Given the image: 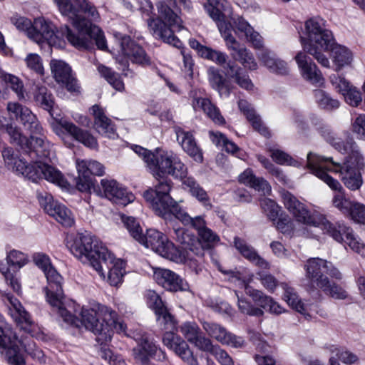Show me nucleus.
Masks as SVG:
<instances>
[{"label": "nucleus", "instance_id": "obj_54", "mask_svg": "<svg viewBox=\"0 0 365 365\" xmlns=\"http://www.w3.org/2000/svg\"><path fill=\"white\" fill-rule=\"evenodd\" d=\"M122 221L125 225V227L128 230L130 235L138 241L140 239V236L143 234L142 227L140 225V223L137 220L130 216H122Z\"/></svg>", "mask_w": 365, "mask_h": 365}, {"label": "nucleus", "instance_id": "obj_15", "mask_svg": "<svg viewBox=\"0 0 365 365\" xmlns=\"http://www.w3.org/2000/svg\"><path fill=\"white\" fill-rule=\"evenodd\" d=\"M77 170L78 176L76 178V185L81 192L96 191L94 185L95 179L93 175L101 176L104 174V166L96 160H77Z\"/></svg>", "mask_w": 365, "mask_h": 365}, {"label": "nucleus", "instance_id": "obj_12", "mask_svg": "<svg viewBox=\"0 0 365 365\" xmlns=\"http://www.w3.org/2000/svg\"><path fill=\"white\" fill-rule=\"evenodd\" d=\"M329 158H324L312 152L307 154V168L311 173L323 180L331 190L336 192L332 200L333 205L344 215H349L354 202L345 197L344 190L341 183L330 176L327 172L319 168V163Z\"/></svg>", "mask_w": 365, "mask_h": 365}, {"label": "nucleus", "instance_id": "obj_40", "mask_svg": "<svg viewBox=\"0 0 365 365\" xmlns=\"http://www.w3.org/2000/svg\"><path fill=\"white\" fill-rule=\"evenodd\" d=\"M187 169L182 178H177L182 181V184L188 188L192 196L196 197L200 202H202L205 206L211 207L210 198L207 192L193 178L187 177Z\"/></svg>", "mask_w": 365, "mask_h": 365}, {"label": "nucleus", "instance_id": "obj_45", "mask_svg": "<svg viewBox=\"0 0 365 365\" xmlns=\"http://www.w3.org/2000/svg\"><path fill=\"white\" fill-rule=\"evenodd\" d=\"M36 103L44 110L51 111L54 105V98L51 92L44 86H36L34 91Z\"/></svg>", "mask_w": 365, "mask_h": 365}, {"label": "nucleus", "instance_id": "obj_17", "mask_svg": "<svg viewBox=\"0 0 365 365\" xmlns=\"http://www.w3.org/2000/svg\"><path fill=\"white\" fill-rule=\"evenodd\" d=\"M38 199L44 211L62 225L71 227L73 225L74 220L71 212L65 205L55 201L51 194L38 193Z\"/></svg>", "mask_w": 365, "mask_h": 365}, {"label": "nucleus", "instance_id": "obj_32", "mask_svg": "<svg viewBox=\"0 0 365 365\" xmlns=\"http://www.w3.org/2000/svg\"><path fill=\"white\" fill-rule=\"evenodd\" d=\"M61 125L77 141L91 148H97L96 139L88 131L84 130L73 123L66 120L62 121Z\"/></svg>", "mask_w": 365, "mask_h": 365}, {"label": "nucleus", "instance_id": "obj_23", "mask_svg": "<svg viewBox=\"0 0 365 365\" xmlns=\"http://www.w3.org/2000/svg\"><path fill=\"white\" fill-rule=\"evenodd\" d=\"M101 184L105 197L117 205L125 206L134 200V195L115 180L103 179Z\"/></svg>", "mask_w": 365, "mask_h": 365}, {"label": "nucleus", "instance_id": "obj_36", "mask_svg": "<svg viewBox=\"0 0 365 365\" xmlns=\"http://www.w3.org/2000/svg\"><path fill=\"white\" fill-rule=\"evenodd\" d=\"M94 117V127L98 133L110 137L114 134V128L111 120L105 114L103 109L98 105L91 108Z\"/></svg>", "mask_w": 365, "mask_h": 365}, {"label": "nucleus", "instance_id": "obj_18", "mask_svg": "<svg viewBox=\"0 0 365 365\" xmlns=\"http://www.w3.org/2000/svg\"><path fill=\"white\" fill-rule=\"evenodd\" d=\"M163 336L165 346L174 351L185 363L188 365H199L197 359L194 356L187 343L180 336L174 333V329H165Z\"/></svg>", "mask_w": 365, "mask_h": 365}, {"label": "nucleus", "instance_id": "obj_19", "mask_svg": "<svg viewBox=\"0 0 365 365\" xmlns=\"http://www.w3.org/2000/svg\"><path fill=\"white\" fill-rule=\"evenodd\" d=\"M202 326L208 336L223 345L241 348L245 345V340L228 331L225 327L215 322L203 321Z\"/></svg>", "mask_w": 365, "mask_h": 365}, {"label": "nucleus", "instance_id": "obj_61", "mask_svg": "<svg viewBox=\"0 0 365 365\" xmlns=\"http://www.w3.org/2000/svg\"><path fill=\"white\" fill-rule=\"evenodd\" d=\"M139 345L149 354L150 356L159 354L162 356L163 359H166L165 353L161 349H158L157 346L153 341H150L147 336L142 337Z\"/></svg>", "mask_w": 365, "mask_h": 365}, {"label": "nucleus", "instance_id": "obj_28", "mask_svg": "<svg viewBox=\"0 0 365 365\" xmlns=\"http://www.w3.org/2000/svg\"><path fill=\"white\" fill-rule=\"evenodd\" d=\"M245 293L250 296L253 302L257 304L261 309L269 308V312L274 314H280L285 312L277 302H274L273 298L266 295L263 292L255 289L248 284L245 285Z\"/></svg>", "mask_w": 365, "mask_h": 365}, {"label": "nucleus", "instance_id": "obj_56", "mask_svg": "<svg viewBox=\"0 0 365 365\" xmlns=\"http://www.w3.org/2000/svg\"><path fill=\"white\" fill-rule=\"evenodd\" d=\"M261 207L269 219L272 222H275L280 215V207L272 200L263 199L261 201Z\"/></svg>", "mask_w": 365, "mask_h": 365}, {"label": "nucleus", "instance_id": "obj_1", "mask_svg": "<svg viewBox=\"0 0 365 365\" xmlns=\"http://www.w3.org/2000/svg\"><path fill=\"white\" fill-rule=\"evenodd\" d=\"M57 4L62 15L67 16L71 21L77 33H73L68 26L61 27L56 31L53 25L43 18L36 19L33 23L29 38L38 43L46 41L54 43L53 38H66L68 42L79 49H90L93 41L99 49L107 48L106 41L103 31L97 26L92 24L90 20L82 16L68 0H53Z\"/></svg>", "mask_w": 365, "mask_h": 365}, {"label": "nucleus", "instance_id": "obj_2", "mask_svg": "<svg viewBox=\"0 0 365 365\" xmlns=\"http://www.w3.org/2000/svg\"><path fill=\"white\" fill-rule=\"evenodd\" d=\"M135 151L143 157L153 176L158 181L154 189L150 188L144 192L143 197L146 201L150 202L158 196V187L165 181L169 182L170 185H173L172 180L168 178V175L174 178L185 176L186 166L173 153L159 148H157L154 153H151L140 146H137Z\"/></svg>", "mask_w": 365, "mask_h": 365}, {"label": "nucleus", "instance_id": "obj_34", "mask_svg": "<svg viewBox=\"0 0 365 365\" xmlns=\"http://www.w3.org/2000/svg\"><path fill=\"white\" fill-rule=\"evenodd\" d=\"M259 59L271 72L279 75H287L289 73V68L287 63L277 58L276 55L268 49L261 51L259 55Z\"/></svg>", "mask_w": 365, "mask_h": 365}, {"label": "nucleus", "instance_id": "obj_6", "mask_svg": "<svg viewBox=\"0 0 365 365\" xmlns=\"http://www.w3.org/2000/svg\"><path fill=\"white\" fill-rule=\"evenodd\" d=\"M346 155L343 164L336 163L332 160V158H328V160H324L317 165L319 168L326 172L329 170L339 173L344 185L351 190H356L363 184L361 171L365 166L364 158L358 148ZM324 158H327L324 157Z\"/></svg>", "mask_w": 365, "mask_h": 365}, {"label": "nucleus", "instance_id": "obj_7", "mask_svg": "<svg viewBox=\"0 0 365 365\" xmlns=\"http://www.w3.org/2000/svg\"><path fill=\"white\" fill-rule=\"evenodd\" d=\"M175 5V0H160L157 4L159 17L150 19L148 21V27L155 37L179 48L181 46V41L174 35L173 31L165 22H168L170 26H176L179 29L182 27L180 25V17L173 11L172 8Z\"/></svg>", "mask_w": 365, "mask_h": 365}, {"label": "nucleus", "instance_id": "obj_9", "mask_svg": "<svg viewBox=\"0 0 365 365\" xmlns=\"http://www.w3.org/2000/svg\"><path fill=\"white\" fill-rule=\"evenodd\" d=\"M284 205L294 219L301 223L315 227H321L334 240L340 237L339 232H336L337 223L333 224L324 216L317 213H311L307 206L301 202L294 195L288 191L282 192Z\"/></svg>", "mask_w": 365, "mask_h": 365}, {"label": "nucleus", "instance_id": "obj_50", "mask_svg": "<svg viewBox=\"0 0 365 365\" xmlns=\"http://www.w3.org/2000/svg\"><path fill=\"white\" fill-rule=\"evenodd\" d=\"M235 293L237 298L238 309L242 314L257 317L264 315L262 309L255 307L247 298L240 296L237 291H235Z\"/></svg>", "mask_w": 365, "mask_h": 365}, {"label": "nucleus", "instance_id": "obj_42", "mask_svg": "<svg viewBox=\"0 0 365 365\" xmlns=\"http://www.w3.org/2000/svg\"><path fill=\"white\" fill-rule=\"evenodd\" d=\"M239 181L245 185H250L256 190L262 191L264 195L271 191L269 183L262 178H257L251 170H245L240 176Z\"/></svg>", "mask_w": 365, "mask_h": 365}, {"label": "nucleus", "instance_id": "obj_44", "mask_svg": "<svg viewBox=\"0 0 365 365\" xmlns=\"http://www.w3.org/2000/svg\"><path fill=\"white\" fill-rule=\"evenodd\" d=\"M284 290L283 299L287 303L297 312L305 314L304 304L302 302L294 288L285 282L279 284Z\"/></svg>", "mask_w": 365, "mask_h": 365}, {"label": "nucleus", "instance_id": "obj_48", "mask_svg": "<svg viewBox=\"0 0 365 365\" xmlns=\"http://www.w3.org/2000/svg\"><path fill=\"white\" fill-rule=\"evenodd\" d=\"M232 58L239 61L245 68L256 70L257 63L255 61L253 54L246 47L243 46L237 52L231 53Z\"/></svg>", "mask_w": 365, "mask_h": 365}, {"label": "nucleus", "instance_id": "obj_59", "mask_svg": "<svg viewBox=\"0 0 365 365\" xmlns=\"http://www.w3.org/2000/svg\"><path fill=\"white\" fill-rule=\"evenodd\" d=\"M6 260L8 264L18 269L24 266L28 262L26 255L17 250L11 251L7 255Z\"/></svg>", "mask_w": 365, "mask_h": 365}, {"label": "nucleus", "instance_id": "obj_47", "mask_svg": "<svg viewBox=\"0 0 365 365\" xmlns=\"http://www.w3.org/2000/svg\"><path fill=\"white\" fill-rule=\"evenodd\" d=\"M0 78L7 87L10 88L16 94L19 99L25 98L26 90L22 80L18 76L1 71Z\"/></svg>", "mask_w": 365, "mask_h": 365}, {"label": "nucleus", "instance_id": "obj_13", "mask_svg": "<svg viewBox=\"0 0 365 365\" xmlns=\"http://www.w3.org/2000/svg\"><path fill=\"white\" fill-rule=\"evenodd\" d=\"M31 160L33 163H28L21 159L18 160L15 162L16 171L34 182L44 178L61 187H66L67 181L59 170L47 163L42 162L39 158Z\"/></svg>", "mask_w": 365, "mask_h": 365}, {"label": "nucleus", "instance_id": "obj_22", "mask_svg": "<svg viewBox=\"0 0 365 365\" xmlns=\"http://www.w3.org/2000/svg\"><path fill=\"white\" fill-rule=\"evenodd\" d=\"M153 278L159 285L170 292H183L189 289L188 283L180 275L168 269L160 267L155 269Z\"/></svg>", "mask_w": 365, "mask_h": 365}, {"label": "nucleus", "instance_id": "obj_31", "mask_svg": "<svg viewBox=\"0 0 365 365\" xmlns=\"http://www.w3.org/2000/svg\"><path fill=\"white\" fill-rule=\"evenodd\" d=\"M327 265V261L320 258H311L304 265L307 277L317 289L319 287V282L328 278L324 274Z\"/></svg>", "mask_w": 365, "mask_h": 365}, {"label": "nucleus", "instance_id": "obj_26", "mask_svg": "<svg viewBox=\"0 0 365 365\" xmlns=\"http://www.w3.org/2000/svg\"><path fill=\"white\" fill-rule=\"evenodd\" d=\"M294 58L298 66L302 70L304 77L307 80L317 86H321L324 84V78L322 76V72L307 54L300 51L296 55Z\"/></svg>", "mask_w": 365, "mask_h": 365}, {"label": "nucleus", "instance_id": "obj_11", "mask_svg": "<svg viewBox=\"0 0 365 365\" xmlns=\"http://www.w3.org/2000/svg\"><path fill=\"white\" fill-rule=\"evenodd\" d=\"M173 237L180 244L177 247L178 254L182 257L180 262L187 263L198 274L202 271L201 264L204 262V252L200 241L193 234L182 227L173 228Z\"/></svg>", "mask_w": 365, "mask_h": 365}, {"label": "nucleus", "instance_id": "obj_5", "mask_svg": "<svg viewBox=\"0 0 365 365\" xmlns=\"http://www.w3.org/2000/svg\"><path fill=\"white\" fill-rule=\"evenodd\" d=\"M71 253L84 264L91 265L100 275L104 277L103 267L112 262L113 254L102 242L89 233L78 234L69 246Z\"/></svg>", "mask_w": 365, "mask_h": 365}, {"label": "nucleus", "instance_id": "obj_24", "mask_svg": "<svg viewBox=\"0 0 365 365\" xmlns=\"http://www.w3.org/2000/svg\"><path fill=\"white\" fill-rule=\"evenodd\" d=\"M120 44L123 53L128 56L130 60L141 66L150 65V57L146 54L145 50L128 36H123L120 38Z\"/></svg>", "mask_w": 365, "mask_h": 365}, {"label": "nucleus", "instance_id": "obj_38", "mask_svg": "<svg viewBox=\"0 0 365 365\" xmlns=\"http://www.w3.org/2000/svg\"><path fill=\"white\" fill-rule=\"evenodd\" d=\"M193 106L196 110L198 108L202 109L215 123L223 125L225 123V120L221 115L219 108L208 98H198L195 99Z\"/></svg>", "mask_w": 365, "mask_h": 365}, {"label": "nucleus", "instance_id": "obj_14", "mask_svg": "<svg viewBox=\"0 0 365 365\" xmlns=\"http://www.w3.org/2000/svg\"><path fill=\"white\" fill-rule=\"evenodd\" d=\"M138 242L150 248L161 257L173 262H180L182 257L178 254L177 247L166 235L155 229H149L140 236Z\"/></svg>", "mask_w": 365, "mask_h": 365}, {"label": "nucleus", "instance_id": "obj_21", "mask_svg": "<svg viewBox=\"0 0 365 365\" xmlns=\"http://www.w3.org/2000/svg\"><path fill=\"white\" fill-rule=\"evenodd\" d=\"M51 73L58 83L63 85L71 93H79L80 86L73 75L71 68L61 60L53 59L50 63Z\"/></svg>", "mask_w": 365, "mask_h": 365}, {"label": "nucleus", "instance_id": "obj_25", "mask_svg": "<svg viewBox=\"0 0 365 365\" xmlns=\"http://www.w3.org/2000/svg\"><path fill=\"white\" fill-rule=\"evenodd\" d=\"M319 132L327 143L342 154H347L358 148L354 139L348 133L344 135V138H337L332 130L326 125L321 126L319 128Z\"/></svg>", "mask_w": 365, "mask_h": 365}, {"label": "nucleus", "instance_id": "obj_29", "mask_svg": "<svg viewBox=\"0 0 365 365\" xmlns=\"http://www.w3.org/2000/svg\"><path fill=\"white\" fill-rule=\"evenodd\" d=\"M234 245L240 253L255 265L264 269H269V263L262 257L255 248L248 245L245 240L235 237L234 238Z\"/></svg>", "mask_w": 365, "mask_h": 365}, {"label": "nucleus", "instance_id": "obj_52", "mask_svg": "<svg viewBox=\"0 0 365 365\" xmlns=\"http://www.w3.org/2000/svg\"><path fill=\"white\" fill-rule=\"evenodd\" d=\"M314 95L317 104L323 109L331 110L339 107V102L336 99L331 98L322 90H315Z\"/></svg>", "mask_w": 365, "mask_h": 365}, {"label": "nucleus", "instance_id": "obj_58", "mask_svg": "<svg viewBox=\"0 0 365 365\" xmlns=\"http://www.w3.org/2000/svg\"><path fill=\"white\" fill-rule=\"evenodd\" d=\"M274 224L277 229L284 235H291L294 230L293 222L286 214H280Z\"/></svg>", "mask_w": 365, "mask_h": 365}, {"label": "nucleus", "instance_id": "obj_4", "mask_svg": "<svg viewBox=\"0 0 365 365\" xmlns=\"http://www.w3.org/2000/svg\"><path fill=\"white\" fill-rule=\"evenodd\" d=\"M172 186L169 182L165 181L158 187V196L150 202L153 210L165 220L171 221L173 219H178L185 225H191L199 234L201 230L207 227L205 220L202 216L191 217L181 208L170 195Z\"/></svg>", "mask_w": 365, "mask_h": 365}, {"label": "nucleus", "instance_id": "obj_43", "mask_svg": "<svg viewBox=\"0 0 365 365\" xmlns=\"http://www.w3.org/2000/svg\"><path fill=\"white\" fill-rule=\"evenodd\" d=\"M329 51H331L333 61L336 66V71L351 63L352 53L346 47L336 43Z\"/></svg>", "mask_w": 365, "mask_h": 365}, {"label": "nucleus", "instance_id": "obj_8", "mask_svg": "<svg viewBox=\"0 0 365 365\" xmlns=\"http://www.w3.org/2000/svg\"><path fill=\"white\" fill-rule=\"evenodd\" d=\"M0 128L4 130L10 136L11 142L18 145L21 151L31 160L50 158L51 145L42 132L39 134H30V137L27 138L22 135L16 126L9 123L4 124L1 120Z\"/></svg>", "mask_w": 365, "mask_h": 365}, {"label": "nucleus", "instance_id": "obj_16", "mask_svg": "<svg viewBox=\"0 0 365 365\" xmlns=\"http://www.w3.org/2000/svg\"><path fill=\"white\" fill-rule=\"evenodd\" d=\"M5 351V356L11 365H23L24 358L19 354L18 338L8 325H0V350Z\"/></svg>", "mask_w": 365, "mask_h": 365}, {"label": "nucleus", "instance_id": "obj_35", "mask_svg": "<svg viewBox=\"0 0 365 365\" xmlns=\"http://www.w3.org/2000/svg\"><path fill=\"white\" fill-rule=\"evenodd\" d=\"M208 81L211 87L216 90L220 96H228L232 86L221 73V71L215 67H210L207 71Z\"/></svg>", "mask_w": 365, "mask_h": 365}, {"label": "nucleus", "instance_id": "obj_49", "mask_svg": "<svg viewBox=\"0 0 365 365\" xmlns=\"http://www.w3.org/2000/svg\"><path fill=\"white\" fill-rule=\"evenodd\" d=\"M98 70L101 76H103L114 89L118 91H123L124 90V83L118 73L103 65L99 66Z\"/></svg>", "mask_w": 365, "mask_h": 365}, {"label": "nucleus", "instance_id": "obj_39", "mask_svg": "<svg viewBox=\"0 0 365 365\" xmlns=\"http://www.w3.org/2000/svg\"><path fill=\"white\" fill-rule=\"evenodd\" d=\"M153 297H155L158 301L153 307L158 316V322L160 326H163V329H175V322L173 316L168 312L159 295H154Z\"/></svg>", "mask_w": 365, "mask_h": 365}, {"label": "nucleus", "instance_id": "obj_51", "mask_svg": "<svg viewBox=\"0 0 365 365\" xmlns=\"http://www.w3.org/2000/svg\"><path fill=\"white\" fill-rule=\"evenodd\" d=\"M198 236L199 238L197 239L201 242L202 247L203 248L204 255H205L206 251L210 252V250L220 241L219 236L208 227L201 230V232L198 234Z\"/></svg>", "mask_w": 365, "mask_h": 365}, {"label": "nucleus", "instance_id": "obj_37", "mask_svg": "<svg viewBox=\"0 0 365 365\" xmlns=\"http://www.w3.org/2000/svg\"><path fill=\"white\" fill-rule=\"evenodd\" d=\"M112 262H108L106 265H103V273H104V269L108 270V282L111 286H118L121 284L123 281V277L125 274L124 265L125 263L123 260L118 259H116L115 257L113 255ZM104 277L101 275L103 278H105V274H103Z\"/></svg>", "mask_w": 365, "mask_h": 365}, {"label": "nucleus", "instance_id": "obj_57", "mask_svg": "<svg viewBox=\"0 0 365 365\" xmlns=\"http://www.w3.org/2000/svg\"><path fill=\"white\" fill-rule=\"evenodd\" d=\"M192 344H193L200 350L209 352L211 354H212L219 346L218 345H214L211 339L203 335L202 331L198 334Z\"/></svg>", "mask_w": 365, "mask_h": 365}, {"label": "nucleus", "instance_id": "obj_3", "mask_svg": "<svg viewBox=\"0 0 365 365\" xmlns=\"http://www.w3.org/2000/svg\"><path fill=\"white\" fill-rule=\"evenodd\" d=\"M305 34L307 37H300L304 51L323 67L329 68V60L323 52L329 51L336 43L332 31L326 28L322 19L312 18L305 22Z\"/></svg>", "mask_w": 365, "mask_h": 365}, {"label": "nucleus", "instance_id": "obj_20", "mask_svg": "<svg viewBox=\"0 0 365 365\" xmlns=\"http://www.w3.org/2000/svg\"><path fill=\"white\" fill-rule=\"evenodd\" d=\"M7 110L11 116L19 120L24 129L30 134H39L43 131L37 117L29 108L18 103H9Z\"/></svg>", "mask_w": 365, "mask_h": 365}, {"label": "nucleus", "instance_id": "obj_62", "mask_svg": "<svg viewBox=\"0 0 365 365\" xmlns=\"http://www.w3.org/2000/svg\"><path fill=\"white\" fill-rule=\"evenodd\" d=\"M247 119L251 123L256 131L265 137L270 136L268 128L263 124L259 115H257L255 112L254 113H248Z\"/></svg>", "mask_w": 365, "mask_h": 365}, {"label": "nucleus", "instance_id": "obj_41", "mask_svg": "<svg viewBox=\"0 0 365 365\" xmlns=\"http://www.w3.org/2000/svg\"><path fill=\"white\" fill-rule=\"evenodd\" d=\"M11 307L10 308L11 315L21 328L27 330L31 326L33 322L29 313L24 309L21 304L16 299H9Z\"/></svg>", "mask_w": 365, "mask_h": 365}, {"label": "nucleus", "instance_id": "obj_63", "mask_svg": "<svg viewBox=\"0 0 365 365\" xmlns=\"http://www.w3.org/2000/svg\"><path fill=\"white\" fill-rule=\"evenodd\" d=\"M329 80L334 88L342 95L352 86L347 80L337 74L331 75Z\"/></svg>", "mask_w": 365, "mask_h": 365}, {"label": "nucleus", "instance_id": "obj_53", "mask_svg": "<svg viewBox=\"0 0 365 365\" xmlns=\"http://www.w3.org/2000/svg\"><path fill=\"white\" fill-rule=\"evenodd\" d=\"M225 0H207L205 9L212 19H220L225 10Z\"/></svg>", "mask_w": 365, "mask_h": 365}, {"label": "nucleus", "instance_id": "obj_60", "mask_svg": "<svg viewBox=\"0 0 365 365\" xmlns=\"http://www.w3.org/2000/svg\"><path fill=\"white\" fill-rule=\"evenodd\" d=\"M180 331L187 340L192 343L201 332L200 329L195 323L187 322L180 327Z\"/></svg>", "mask_w": 365, "mask_h": 365}, {"label": "nucleus", "instance_id": "obj_30", "mask_svg": "<svg viewBox=\"0 0 365 365\" xmlns=\"http://www.w3.org/2000/svg\"><path fill=\"white\" fill-rule=\"evenodd\" d=\"M177 140L181 145L182 149L195 160L202 161V153L200 148L197 146L193 135L188 131H185L180 128L175 130Z\"/></svg>", "mask_w": 365, "mask_h": 365}, {"label": "nucleus", "instance_id": "obj_27", "mask_svg": "<svg viewBox=\"0 0 365 365\" xmlns=\"http://www.w3.org/2000/svg\"><path fill=\"white\" fill-rule=\"evenodd\" d=\"M48 282L46 287V299L48 303L59 304V297H63L62 277L58 273L53 267H49L43 272Z\"/></svg>", "mask_w": 365, "mask_h": 365}, {"label": "nucleus", "instance_id": "obj_55", "mask_svg": "<svg viewBox=\"0 0 365 365\" xmlns=\"http://www.w3.org/2000/svg\"><path fill=\"white\" fill-rule=\"evenodd\" d=\"M24 346L25 351L31 356L32 359L42 363L45 361L44 354L42 350L38 348L33 341H25L18 339V345Z\"/></svg>", "mask_w": 365, "mask_h": 365}, {"label": "nucleus", "instance_id": "obj_33", "mask_svg": "<svg viewBox=\"0 0 365 365\" xmlns=\"http://www.w3.org/2000/svg\"><path fill=\"white\" fill-rule=\"evenodd\" d=\"M336 232H339L340 235L338 240H335L336 241H344L352 250L365 257V243L360 242L359 240L355 237L350 227H346L342 222H337Z\"/></svg>", "mask_w": 365, "mask_h": 365}, {"label": "nucleus", "instance_id": "obj_46", "mask_svg": "<svg viewBox=\"0 0 365 365\" xmlns=\"http://www.w3.org/2000/svg\"><path fill=\"white\" fill-rule=\"evenodd\" d=\"M319 287L318 289L332 298L336 299H345L348 297L346 291L340 285L331 281L329 277L324 279V280L321 282H319Z\"/></svg>", "mask_w": 365, "mask_h": 365}, {"label": "nucleus", "instance_id": "obj_64", "mask_svg": "<svg viewBox=\"0 0 365 365\" xmlns=\"http://www.w3.org/2000/svg\"><path fill=\"white\" fill-rule=\"evenodd\" d=\"M349 215L355 222L365 224V205L359 202H354Z\"/></svg>", "mask_w": 365, "mask_h": 365}, {"label": "nucleus", "instance_id": "obj_10", "mask_svg": "<svg viewBox=\"0 0 365 365\" xmlns=\"http://www.w3.org/2000/svg\"><path fill=\"white\" fill-rule=\"evenodd\" d=\"M81 322L86 329L96 335V340L101 344H106L112 338L113 331L106 319H112L115 311L101 304H95L90 308H82Z\"/></svg>", "mask_w": 365, "mask_h": 365}]
</instances>
